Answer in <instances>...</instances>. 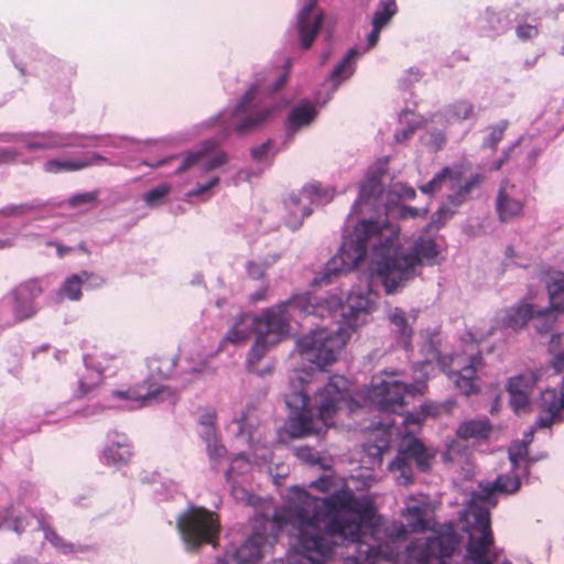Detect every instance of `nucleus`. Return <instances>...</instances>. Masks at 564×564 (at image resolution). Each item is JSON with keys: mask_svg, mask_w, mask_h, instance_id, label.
Listing matches in <instances>:
<instances>
[{"mask_svg": "<svg viewBox=\"0 0 564 564\" xmlns=\"http://www.w3.org/2000/svg\"><path fill=\"white\" fill-rule=\"evenodd\" d=\"M207 452H208L209 459L213 463H217L219 459H221L225 456L226 448L221 444H218L217 441H214V442H208Z\"/></svg>", "mask_w": 564, "mask_h": 564, "instance_id": "nucleus-53", "label": "nucleus"}, {"mask_svg": "<svg viewBox=\"0 0 564 564\" xmlns=\"http://www.w3.org/2000/svg\"><path fill=\"white\" fill-rule=\"evenodd\" d=\"M491 433V425L487 419L470 420L462 423L457 431V437L468 441L470 438H487Z\"/></svg>", "mask_w": 564, "mask_h": 564, "instance_id": "nucleus-27", "label": "nucleus"}, {"mask_svg": "<svg viewBox=\"0 0 564 564\" xmlns=\"http://www.w3.org/2000/svg\"><path fill=\"white\" fill-rule=\"evenodd\" d=\"M389 321L395 327L398 338L409 346L413 329L408 323L405 312L399 307L393 308L389 314Z\"/></svg>", "mask_w": 564, "mask_h": 564, "instance_id": "nucleus-35", "label": "nucleus"}, {"mask_svg": "<svg viewBox=\"0 0 564 564\" xmlns=\"http://www.w3.org/2000/svg\"><path fill=\"white\" fill-rule=\"evenodd\" d=\"M82 273L69 275L62 285V292L70 300L78 301L82 297Z\"/></svg>", "mask_w": 564, "mask_h": 564, "instance_id": "nucleus-40", "label": "nucleus"}, {"mask_svg": "<svg viewBox=\"0 0 564 564\" xmlns=\"http://www.w3.org/2000/svg\"><path fill=\"white\" fill-rule=\"evenodd\" d=\"M160 393V389L151 390L148 382L143 381L134 387H130L127 390H115L112 395L129 401H137L144 403L148 400L155 399Z\"/></svg>", "mask_w": 564, "mask_h": 564, "instance_id": "nucleus-30", "label": "nucleus"}, {"mask_svg": "<svg viewBox=\"0 0 564 564\" xmlns=\"http://www.w3.org/2000/svg\"><path fill=\"white\" fill-rule=\"evenodd\" d=\"M375 273L380 279L387 294H393L415 275L413 264L404 253H395L376 263Z\"/></svg>", "mask_w": 564, "mask_h": 564, "instance_id": "nucleus-12", "label": "nucleus"}, {"mask_svg": "<svg viewBox=\"0 0 564 564\" xmlns=\"http://www.w3.org/2000/svg\"><path fill=\"white\" fill-rule=\"evenodd\" d=\"M414 388L395 379L372 383L369 398L380 412L403 414L405 397L412 394Z\"/></svg>", "mask_w": 564, "mask_h": 564, "instance_id": "nucleus-11", "label": "nucleus"}, {"mask_svg": "<svg viewBox=\"0 0 564 564\" xmlns=\"http://www.w3.org/2000/svg\"><path fill=\"white\" fill-rule=\"evenodd\" d=\"M267 538L262 533L250 535L246 542L226 552L223 564H253L262 557V547Z\"/></svg>", "mask_w": 564, "mask_h": 564, "instance_id": "nucleus-20", "label": "nucleus"}, {"mask_svg": "<svg viewBox=\"0 0 564 564\" xmlns=\"http://www.w3.org/2000/svg\"><path fill=\"white\" fill-rule=\"evenodd\" d=\"M510 405L517 414L530 412V394L525 392H509Z\"/></svg>", "mask_w": 564, "mask_h": 564, "instance_id": "nucleus-45", "label": "nucleus"}, {"mask_svg": "<svg viewBox=\"0 0 564 564\" xmlns=\"http://www.w3.org/2000/svg\"><path fill=\"white\" fill-rule=\"evenodd\" d=\"M508 126L509 122L507 120H502L498 124L489 127V134L485 140L484 145L496 151L499 142L503 139Z\"/></svg>", "mask_w": 564, "mask_h": 564, "instance_id": "nucleus-42", "label": "nucleus"}, {"mask_svg": "<svg viewBox=\"0 0 564 564\" xmlns=\"http://www.w3.org/2000/svg\"><path fill=\"white\" fill-rule=\"evenodd\" d=\"M427 215V209L425 208H415L411 206H404L401 210L402 218H417L425 217Z\"/></svg>", "mask_w": 564, "mask_h": 564, "instance_id": "nucleus-56", "label": "nucleus"}, {"mask_svg": "<svg viewBox=\"0 0 564 564\" xmlns=\"http://www.w3.org/2000/svg\"><path fill=\"white\" fill-rule=\"evenodd\" d=\"M270 149H271V141H267V142L260 144L259 147L252 148L251 156L257 161H261L268 154Z\"/></svg>", "mask_w": 564, "mask_h": 564, "instance_id": "nucleus-59", "label": "nucleus"}, {"mask_svg": "<svg viewBox=\"0 0 564 564\" xmlns=\"http://www.w3.org/2000/svg\"><path fill=\"white\" fill-rule=\"evenodd\" d=\"M395 13L397 4L394 1L381 3L380 8L375 12L372 25L383 29Z\"/></svg>", "mask_w": 564, "mask_h": 564, "instance_id": "nucleus-39", "label": "nucleus"}, {"mask_svg": "<svg viewBox=\"0 0 564 564\" xmlns=\"http://www.w3.org/2000/svg\"><path fill=\"white\" fill-rule=\"evenodd\" d=\"M177 529L185 544L197 550L204 544L216 546L220 531L218 516L203 507H189L178 516Z\"/></svg>", "mask_w": 564, "mask_h": 564, "instance_id": "nucleus-5", "label": "nucleus"}, {"mask_svg": "<svg viewBox=\"0 0 564 564\" xmlns=\"http://www.w3.org/2000/svg\"><path fill=\"white\" fill-rule=\"evenodd\" d=\"M358 56V52L355 48L348 51L345 57L335 66L329 78L334 85H339L343 80L349 78L354 70V64Z\"/></svg>", "mask_w": 564, "mask_h": 564, "instance_id": "nucleus-34", "label": "nucleus"}, {"mask_svg": "<svg viewBox=\"0 0 564 564\" xmlns=\"http://www.w3.org/2000/svg\"><path fill=\"white\" fill-rule=\"evenodd\" d=\"M217 142L215 140H207L202 144V149L195 152H189L185 155L181 165L176 169V173H183L191 169L194 165L200 166L204 172H210L227 162V155L225 152H217L213 156H210V152H213L217 148Z\"/></svg>", "mask_w": 564, "mask_h": 564, "instance_id": "nucleus-17", "label": "nucleus"}, {"mask_svg": "<svg viewBox=\"0 0 564 564\" xmlns=\"http://www.w3.org/2000/svg\"><path fill=\"white\" fill-rule=\"evenodd\" d=\"M547 290L551 306L556 311H564V279L550 283Z\"/></svg>", "mask_w": 564, "mask_h": 564, "instance_id": "nucleus-41", "label": "nucleus"}, {"mask_svg": "<svg viewBox=\"0 0 564 564\" xmlns=\"http://www.w3.org/2000/svg\"><path fill=\"white\" fill-rule=\"evenodd\" d=\"M42 292L43 290L37 279L25 280L10 291L11 311L17 323L30 319L37 314L39 307L35 300Z\"/></svg>", "mask_w": 564, "mask_h": 564, "instance_id": "nucleus-13", "label": "nucleus"}, {"mask_svg": "<svg viewBox=\"0 0 564 564\" xmlns=\"http://www.w3.org/2000/svg\"><path fill=\"white\" fill-rule=\"evenodd\" d=\"M358 56V52L355 48L348 51L345 57L335 66L329 78L334 85H339L343 80L349 78L354 70V64Z\"/></svg>", "mask_w": 564, "mask_h": 564, "instance_id": "nucleus-33", "label": "nucleus"}, {"mask_svg": "<svg viewBox=\"0 0 564 564\" xmlns=\"http://www.w3.org/2000/svg\"><path fill=\"white\" fill-rule=\"evenodd\" d=\"M45 538L54 547H56L64 554L74 553L77 551L73 543L66 542L53 530H47L45 533Z\"/></svg>", "mask_w": 564, "mask_h": 564, "instance_id": "nucleus-46", "label": "nucleus"}, {"mask_svg": "<svg viewBox=\"0 0 564 564\" xmlns=\"http://www.w3.org/2000/svg\"><path fill=\"white\" fill-rule=\"evenodd\" d=\"M177 358L174 354H158L148 359V367L160 377L166 378L172 375L176 367Z\"/></svg>", "mask_w": 564, "mask_h": 564, "instance_id": "nucleus-31", "label": "nucleus"}, {"mask_svg": "<svg viewBox=\"0 0 564 564\" xmlns=\"http://www.w3.org/2000/svg\"><path fill=\"white\" fill-rule=\"evenodd\" d=\"M316 117V109L310 102H303L294 107L288 116L286 135H293L303 127L310 126Z\"/></svg>", "mask_w": 564, "mask_h": 564, "instance_id": "nucleus-24", "label": "nucleus"}, {"mask_svg": "<svg viewBox=\"0 0 564 564\" xmlns=\"http://www.w3.org/2000/svg\"><path fill=\"white\" fill-rule=\"evenodd\" d=\"M285 68H286L285 72L282 75H280V77L276 79L275 84L272 86V88H271L272 93L280 90L286 84L289 74H290V68H291L290 61H286Z\"/></svg>", "mask_w": 564, "mask_h": 564, "instance_id": "nucleus-60", "label": "nucleus"}, {"mask_svg": "<svg viewBox=\"0 0 564 564\" xmlns=\"http://www.w3.org/2000/svg\"><path fill=\"white\" fill-rule=\"evenodd\" d=\"M435 455L436 452L427 448L419 438L405 436L399 445L397 457L389 464V469L399 473L398 481L406 486L413 481L410 462H413L420 471L427 473L432 468Z\"/></svg>", "mask_w": 564, "mask_h": 564, "instance_id": "nucleus-8", "label": "nucleus"}, {"mask_svg": "<svg viewBox=\"0 0 564 564\" xmlns=\"http://www.w3.org/2000/svg\"><path fill=\"white\" fill-rule=\"evenodd\" d=\"M317 1L306 0L297 15V30L303 50H308L313 45L324 21L323 12H315Z\"/></svg>", "mask_w": 564, "mask_h": 564, "instance_id": "nucleus-18", "label": "nucleus"}, {"mask_svg": "<svg viewBox=\"0 0 564 564\" xmlns=\"http://www.w3.org/2000/svg\"><path fill=\"white\" fill-rule=\"evenodd\" d=\"M534 311L532 305L528 303H518L517 305L506 310L501 319L505 328L518 330L523 328L528 322L533 318Z\"/></svg>", "mask_w": 564, "mask_h": 564, "instance_id": "nucleus-26", "label": "nucleus"}, {"mask_svg": "<svg viewBox=\"0 0 564 564\" xmlns=\"http://www.w3.org/2000/svg\"><path fill=\"white\" fill-rule=\"evenodd\" d=\"M484 176L479 173L470 176L458 191L448 196V205L438 208L434 214L432 221L427 225L426 230L442 228L445 223L456 213V209L466 200L470 192L484 182Z\"/></svg>", "mask_w": 564, "mask_h": 564, "instance_id": "nucleus-15", "label": "nucleus"}, {"mask_svg": "<svg viewBox=\"0 0 564 564\" xmlns=\"http://www.w3.org/2000/svg\"><path fill=\"white\" fill-rule=\"evenodd\" d=\"M98 191L76 194L69 198L68 204L70 207L94 204L98 198Z\"/></svg>", "mask_w": 564, "mask_h": 564, "instance_id": "nucleus-48", "label": "nucleus"}, {"mask_svg": "<svg viewBox=\"0 0 564 564\" xmlns=\"http://www.w3.org/2000/svg\"><path fill=\"white\" fill-rule=\"evenodd\" d=\"M453 401H446L444 403L426 402L420 406L419 413H406L403 419V423L408 426L411 424H420L426 417H438L442 414H448L454 408Z\"/></svg>", "mask_w": 564, "mask_h": 564, "instance_id": "nucleus-25", "label": "nucleus"}, {"mask_svg": "<svg viewBox=\"0 0 564 564\" xmlns=\"http://www.w3.org/2000/svg\"><path fill=\"white\" fill-rule=\"evenodd\" d=\"M308 295H295L292 299L265 310L261 315L253 318V330L256 341L248 355V366L251 369L268 352L269 348L276 345L290 332V321L294 314H321L323 308L318 303L313 302Z\"/></svg>", "mask_w": 564, "mask_h": 564, "instance_id": "nucleus-3", "label": "nucleus"}, {"mask_svg": "<svg viewBox=\"0 0 564 564\" xmlns=\"http://www.w3.org/2000/svg\"><path fill=\"white\" fill-rule=\"evenodd\" d=\"M516 33L520 40L528 41L538 36L539 29L536 25L524 23L516 28Z\"/></svg>", "mask_w": 564, "mask_h": 564, "instance_id": "nucleus-52", "label": "nucleus"}, {"mask_svg": "<svg viewBox=\"0 0 564 564\" xmlns=\"http://www.w3.org/2000/svg\"><path fill=\"white\" fill-rule=\"evenodd\" d=\"M437 256L438 250L435 239L425 237H419L414 241L411 252L404 253V257L413 264L414 269L421 264H435Z\"/></svg>", "mask_w": 564, "mask_h": 564, "instance_id": "nucleus-21", "label": "nucleus"}, {"mask_svg": "<svg viewBox=\"0 0 564 564\" xmlns=\"http://www.w3.org/2000/svg\"><path fill=\"white\" fill-rule=\"evenodd\" d=\"M248 275L252 279H260L264 275V270L262 265L256 262H248L247 264Z\"/></svg>", "mask_w": 564, "mask_h": 564, "instance_id": "nucleus-62", "label": "nucleus"}, {"mask_svg": "<svg viewBox=\"0 0 564 564\" xmlns=\"http://www.w3.org/2000/svg\"><path fill=\"white\" fill-rule=\"evenodd\" d=\"M481 22L484 23V28L488 26L491 30H496L497 25L501 22V18L495 11L487 9L481 17Z\"/></svg>", "mask_w": 564, "mask_h": 564, "instance_id": "nucleus-55", "label": "nucleus"}, {"mask_svg": "<svg viewBox=\"0 0 564 564\" xmlns=\"http://www.w3.org/2000/svg\"><path fill=\"white\" fill-rule=\"evenodd\" d=\"M381 30L382 29L372 25V30H371V32L367 36V47H368V50L373 48L377 45V43L379 41V37H380Z\"/></svg>", "mask_w": 564, "mask_h": 564, "instance_id": "nucleus-63", "label": "nucleus"}, {"mask_svg": "<svg viewBox=\"0 0 564 564\" xmlns=\"http://www.w3.org/2000/svg\"><path fill=\"white\" fill-rule=\"evenodd\" d=\"M131 446L123 438V442H117L109 445L105 452L104 457L108 465H127L131 459Z\"/></svg>", "mask_w": 564, "mask_h": 564, "instance_id": "nucleus-32", "label": "nucleus"}, {"mask_svg": "<svg viewBox=\"0 0 564 564\" xmlns=\"http://www.w3.org/2000/svg\"><path fill=\"white\" fill-rule=\"evenodd\" d=\"M481 361V356H471L469 364L464 366L458 371H451L448 376L454 381L455 386L465 395H470L477 392L475 383L477 367Z\"/></svg>", "mask_w": 564, "mask_h": 564, "instance_id": "nucleus-23", "label": "nucleus"}, {"mask_svg": "<svg viewBox=\"0 0 564 564\" xmlns=\"http://www.w3.org/2000/svg\"><path fill=\"white\" fill-rule=\"evenodd\" d=\"M513 148L514 147H509L508 149L503 150L501 158L494 162L490 171H499L510 160Z\"/></svg>", "mask_w": 564, "mask_h": 564, "instance_id": "nucleus-61", "label": "nucleus"}, {"mask_svg": "<svg viewBox=\"0 0 564 564\" xmlns=\"http://www.w3.org/2000/svg\"><path fill=\"white\" fill-rule=\"evenodd\" d=\"M536 380V375L534 372L528 371L510 378L508 381L507 390L508 392H525L531 394Z\"/></svg>", "mask_w": 564, "mask_h": 564, "instance_id": "nucleus-37", "label": "nucleus"}, {"mask_svg": "<svg viewBox=\"0 0 564 564\" xmlns=\"http://www.w3.org/2000/svg\"><path fill=\"white\" fill-rule=\"evenodd\" d=\"M219 183V177L215 176L204 185H198L195 189L188 192L187 196H200Z\"/></svg>", "mask_w": 564, "mask_h": 564, "instance_id": "nucleus-57", "label": "nucleus"}, {"mask_svg": "<svg viewBox=\"0 0 564 564\" xmlns=\"http://www.w3.org/2000/svg\"><path fill=\"white\" fill-rule=\"evenodd\" d=\"M170 192L171 186L169 184H160L144 194V202L150 206L158 205Z\"/></svg>", "mask_w": 564, "mask_h": 564, "instance_id": "nucleus-47", "label": "nucleus"}, {"mask_svg": "<svg viewBox=\"0 0 564 564\" xmlns=\"http://www.w3.org/2000/svg\"><path fill=\"white\" fill-rule=\"evenodd\" d=\"M534 327L538 333L546 334L549 333L556 319V316L553 312L550 311H541L534 314Z\"/></svg>", "mask_w": 564, "mask_h": 564, "instance_id": "nucleus-44", "label": "nucleus"}, {"mask_svg": "<svg viewBox=\"0 0 564 564\" xmlns=\"http://www.w3.org/2000/svg\"><path fill=\"white\" fill-rule=\"evenodd\" d=\"M292 391L285 394L290 410L286 431L293 438L319 435L334 424L333 417L343 404L350 406L348 382L341 376H332L314 395L311 404L308 389L299 371L291 378Z\"/></svg>", "mask_w": 564, "mask_h": 564, "instance_id": "nucleus-2", "label": "nucleus"}, {"mask_svg": "<svg viewBox=\"0 0 564 564\" xmlns=\"http://www.w3.org/2000/svg\"><path fill=\"white\" fill-rule=\"evenodd\" d=\"M104 162H107V159L98 153H90L85 158L77 160L53 159L44 164V171L52 174H58L62 172L79 171Z\"/></svg>", "mask_w": 564, "mask_h": 564, "instance_id": "nucleus-22", "label": "nucleus"}, {"mask_svg": "<svg viewBox=\"0 0 564 564\" xmlns=\"http://www.w3.org/2000/svg\"><path fill=\"white\" fill-rule=\"evenodd\" d=\"M521 479L516 474H501L498 475L494 481H481L478 485V490L474 492V498L489 503L491 506L497 505V500L495 499V495H514L521 488Z\"/></svg>", "mask_w": 564, "mask_h": 564, "instance_id": "nucleus-16", "label": "nucleus"}, {"mask_svg": "<svg viewBox=\"0 0 564 564\" xmlns=\"http://www.w3.org/2000/svg\"><path fill=\"white\" fill-rule=\"evenodd\" d=\"M272 522L278 531L291 527L299 553L311 564H324L336 536L358 544L355 564H395L399 555L389 543L367 546L360 542L361 529L376 524V508L369 497H357L349 488L326 498L295 488L289 505L274 511Z\"/></svg>", "mask_w": 564, "mask_h": 564, "instance_id": "nucleus-1", "label": "nucleus"}, {"mask_svg": "<svg viewBox=\"0 0 564 564\" xmlns=\"http://www.w3.org/2000/svg\"><path fill=\"white\" fill-rule=\"evenodd\" d=\"M64 143L57 141L56 139L50 138L45 139L43 141H33L29 142L26 144V148L29 150H35V149H54V148H61Z\"/></svg>", "mask_w": 564, "mask_h": 564, "instance_id": "nucleus-54", "label": "nucleus"}, {"mask_svg": "<svg viewBox=\"0 0 564 564\" xmlns=\"http://www.w3.org/2000/svg\"><path fill=\"white\" fill-rule=\"evenodd\" d=\"M516 186L503 180L500 183L496 200L495 209L501 223H509L522 217L524 210V202L514 196Z\"/></svg>", "mask_w": 564, "mask_h": 564, "instance_id": "nucleus-19", "label": "nucleus"}, {"mask_svg": "<svg viewBox=\"0 0 564 564\" xmlns=\"http://www.w3.org/2000/svg\"><path fill=\"white\" fill-rule=\"evenodd\" d=\"M529 455V447L525 443H520L517 447L509 452V459L513 467L517 469L521 460H524Z\"/></svg>", "mask_w": 564, "mask_h": 564, "instance_id": "nucleus-50", "label": "nucleus"}, {"mask_svg": "<svg viewBox=\"0 0 564 564\" xmlns=\"http://www.w3.org/2000/svg\"><path fill=\"white\" fill-rule=\"evenodd\" d=\"M448 113L453 119L463 121L474 115V106L468 100H458L449 107Z\"/></svg>", "mask_w": 564, "mask_h": 564, "instance_id": "nucleus-43", "label": "nucleus"}, {"mask_svg": "<svg viewBox=\"0 0 564 564\" xmlns=\"http://www.w3.org/2000/svg\"><path fill=\"white\" fill-rule=\"evenodd\" d=\"M95 389L94 384L87 383L85 380L80 379L78 382V392L77 398H84L93 392Z\"/></svg>", "mask_w": 564, "mask_h": 564, "instance_id": "nucleus-64", "label": "nucleus"}, {"mask_svg": "<svg viewBox=\"0 0 564 564\" xmlns=\"http://www.w3.org/2000/svg\"><path fill=\"white\" fill-rule=\"evenodd\" d=\"M304 295L313 297V302L318 303L323 307L319 310V312H322L323 315L315 314L316 316L319 317H325L326 315H329L333 306L338 305L341 311L340 314L344 318L345 325L352 330L358 329L362 325L367 324L369 321L371 301L369 300L368 296L364 294L349 293L345 304H341L336 299L321 301L317 296L311 293H305ZM310 314H307L306 316Z\"/></svg>", "mask_w": 564, "mask_h": 564, "instance_id": "nucleus-9", "label": "nucleus"}, {"mask_svg": "<svg viewBox=\"0 0 564 564\" xmlns=\"http://www.w3.org/2000/svg\"><path fill=\"white\" fill-rule=\"evenodd\" d=\"M464 165L457 164L453 167L445 166L434 177L421 187V191L426 194H432L438 191L446 180L459 181L464 175Z\"/></svg>", "mask_w": 564, "mask_h": 564, "instance_id": "nucleus-29", "label": "nucleus"}, {"mask_svg": "<svg viewBox=\"0 0 564 564\" xmlns=\"http://www.w3.org/2000/svg\"><path fill=\"white\" fill-rule=\"evenodd\" d=\"M538 417L534 423L536 429H549L553 424L564 420V400L555 389H545L535 401Z\"/></svg>", "mask_w": 564, "mask_h": 564, "instance_id": "nucleus-14", "label": "nucleus"}, {"mask_svg": "<svg viewBox=\"0 0 564 564\" xmlns=\"http://www.w3.org/2000/svg\"><path fill=\"white\" fill-rule=\"evenodd\" d=\"M383 236V228L376 221L362 220L350 236L344 238L340 251L326 264L324 271L314 279V284H328L333 278L355 269L366 257L368 242Z\"/></svg>", "mask_w": 564, "mask_h": 564, "instance_id": "nucleus-4", "label": "nucleus"}, {"mask_svg": "<svg viewBox=\"0 0 564 564\" xmlns=\"http://www.w3.org/2000/svg\"><path fill=\"white\" fill-rule=\"evenodd\" d=\"M382 174L383 172L378 170L377 172H373L367 176L365 182L360 185L358 198L354 204L355 209L382 193Z\"/></svg>", "mask_w": 564, "mask_h": 564, "instance_id": "nucleus-28", "label": "nucleus"}, {"mask_svg": "<svg viewBox=\"0 0 564 564\" xmlns=\"http://www.w3.org/2000/svg\"><path fill=\"white\" fill-rule=\"evenodd\" d=\"M549 351L552 355V368L556 373L564 372V332L551 337Z\"/></svg>", "mask_w": 564, "mask_h": 564, "instance_id": "nucleus-36", "label": "nucleus"}, {"mask_svg": "<svg viewBox=\"0 0 564 564\" xmlns=\"http://www.w3.org/2000/svg\"><path fill=\"white\" fill-rule=\"evenodd\" d=\"M404 517L408 519V525L413 532H422L427 528L425 521V510L423 507L413 506L408 507L404 511Z\"/></svg>", "mask_w": 564, "mask_h": 564, "instance_id": "nucleus-38", "label": "nucleus"}, {"mask_svg": "<svg viewBox=\"0 0 564 564\" xmlns=\"http://www.w3.org/2000/svg\"><path fill=\"white\" fill-rule=\"evenodd\" d=\"M475 530L479 535L470 534L466 546L468 564H495L497 555L491 552L495 539L489 511L475 514Z\"/></svg>", "mask_w": 564, "mask_h": 564, "instance_id": "nucleus-10", "label": "nucleus"}, {"mask_svg": "<svg viewBox=\"0 0 564 564\" xmlns=\"http://www.w3.org/2000/svg\"><path fill=\"white\" fill-rule=\"evenodd\" d=\"M80 273L83 279V285H85L88 289H99L106 283V280L102 276L94 272H88L84 270L80 271Z\"/></svg>", "mask_w": 564, "mask_h": 564, "instance_id": "nucleus-51", "label": "nucleus"}, {"mask_svg": "<svg viewBox=\"0 0 564 564\" xmlns=\"http://www.w3.org/2000/svg\"><path fill=\"white\" fill-rule=\"evenodd\" d=\"M249 337V332L246 328H241L239 323H236L232 328L226 334L225 340L238 344L246 341Z\"/></svg>", "mask_w": 564, "mask_h": 564, "instance_id": "nucleus-49", "label": "nucleus"}, {"mask_svg": "<svg viewBox=\"0 0 564 564\" xmlns=\"http://www.w3.org/2000/svg\"><path fill=\"white\" fill-rule=\"evenodd\" d=\"M345 346L343 337L325 328L316 329L297 340L301 357L324 369L337 359V354Z\"/></svg>", "mask_w": 564, "mask_h": 564, "instance_id": "nucleus-7", "label": "nucleus"}, {"mask_svg": "<svg viewBox=\"0 0 564 564\" xmlns=\"http://www.w3.org/2000/svg\"><path fill=\"white\" fill-rule=\"evenodd\" d=\"M311 487L317 489L321 492L326 494L330 490L332 479H330V477L322 476L318 479H316L315 481H313L311 484Z\"/></svg>", "mask_w": 564, "mask_h": 564, "instance_id": "nucleus-58", "label": "nucleus"}, {"mask_svg": "<svg viewBox=\"0 0 564 564\" xmlns=\"http://www.w3.org/2000/svg\"><path fill=\"white\" fill-rule=\"evenodd\" d=\"M261 83L253 84L239 100L231 112L224 118L226 129L246 135L262 127L273 115L275 106H259L256 102Z\"/></svg>", "mask_w": 564, "mask_h": 564, "instance_id": "nucleus-6", "label": "nucleus"}]
</instances>
